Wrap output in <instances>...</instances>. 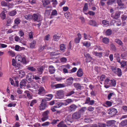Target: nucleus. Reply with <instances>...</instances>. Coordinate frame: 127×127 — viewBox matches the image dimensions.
Wrapping results in <instances>:
<instances>
[{
    "instance_id": "obj_1",
    "label": "nucleus",
    "mask_w": 127,
    "mask_h": 127,
    "mask_svg": "<svg viewBox=\"0 0 127 127\" xmlns=\"http://www.w3.org/2000/svg\"><path fill=\"white\" fill-rule=\"evenodd\" d=\"M32 18L34 21L38 22H41L42 20V18L41 15L38 13H35L33 14Z\"/></svg>"
},
{
    "instance_id": "obj_2",
    "label": "nucleus",
    "mask_w": 127,
    "mask_h": 127,
    "mask_svg": "<svg viewBox=\"0 0 127 127\" xmlns=\"http://www.w3.org/2000/svg\"><path fill=\"white\" fill-rule=\"evenodd\" d=\"M110 68L112 71L115 73L117 74L119 76H120L122 75V73L121 69L117 68L114 66H110Z\"/></svg>"
},
{
    "instance_id": "obj_3",
    "label": "nucleus",
    "mask_w": 127,
    "mask_h": 127,
    "mask_svg": "<svg viewBox=\"0 0 127 127\" xmlns=\"http://www.w3.org/2000/svg\"><path fill=\"white\" fill-rule=\"evenodd\" d=\"M117 113V110L114 108H111L108 111V113L110 114L111 116H115Z\"/></svg>"
},
{
    "instance_id": "obj_4",
    "label": "nucleus",
    "mask_w": 127,
    "mask_h": 127,
    "mask_svg": "<svg viewBox=\"0 0 127 127\" xmlns=\"http://www.w3.org/2000/svg\"><path fill=\"white\" fill-rule=\"evenodd\" d=\"M81 115V114L80 112H75L72 114V118L73 120L78 119L80 118Z\"/></svg>"
},
{
    "instance_id": "obj_5",
    "label": "nucleus",
    "mask_w": 127,
    "mask_h": 127,
    "mask_svg": "<svg viewBox=\"0 0 127 127\" xmlns=\"http://www.w3.org/2000/svg\"><path fill=\"white\" fill-rule=\"evenodd\" d=\"M49 113V111L47 110L44 112L42 114L43 117L41 118V120L43 122H44L48 119V114Z\"/></svg>"
},
{
    "instance_id": "obj_6",
    "label": "nucleus",
    "mask_w": 127,
    "mask_h": 127,
    "mask_svg": "<svg viewBox=\"0 0 127 127\" xmlns=\"http://www.w3.org/2000/svg\"><path fill=\"white\" fill-rule=\"evenodd\" d=\"M64 92L63 91L60 90L57 91L56 95V98L61 99L63 98L64 95Z\"/></svg>"
},
{
    "instance_id": "obj_7",
    "label": "nucleus",
    "mask_w": 127,
    "mask_h": 127,
    "mask_svg": "<svg viewBox=\"0 0 127 127\" xmlns=\"http://www.w3.org/2000/svg\"><path fill=\"white\" fill-rule=\"evenodd\" d=\"M34 79V75L31 73H29L26 77V80L29 82H32Z\"/></svg>"
},
{
    "instance_id": "obj_8",
    "label": "nucleus",
    "mask_w": 127,
    "mask_h": 127,
    "mask_svg": "<svg viewBox=\"0 0 127 127\" xmlns=\"http://www.w3.org/2000/svg\"><path fill=\"white\" fill-rule=\"evenodd\" d=\"M121 12L117 11L114 14L112 13L111 15V16L115 19H117L120 16Z\"/></svg>"
},
{
    "instance_id": "obj_9",
    "label": "nucleus",
    "mask_w": 127,
    "mask_h": 127,
    "mask_svg": "<svg viewBox=\"0 0 127 127\" xmlns=\"http://www.w3.org/2000/svg\"><path fill=\"white\" fill-rule=\"evenodd\" d=\"M46 102H44L43 100H42L41 103L39 106V109L40 110H44L46 107Z\"/></svg>"
},
{
    "instance_id": "obj_10",
    "label": "nucleus",
    "mask_w": 127,
    "mask_h": 127,
    "mask_svg": "<svg viewBox=\"0 0 127 127\" xmlns=\"http://www.w3.org/2000/svg\"><path fill=\"white\" fill-rule=\"evenodd\" d=\"M94 103V101L93 100H90V98L89 97H88L86 98V101L85 103V104H88L89 105H93Z\"/></svg>"
},
{
    "instance_id": "obj_11",
    "label": "nucleus",
    "mask_w": 127,
    "mask_h": 127,
    "mask_svg": "<svg viewBox=\"0 0 127 127\" xmlns=\"http://www.w3.org/2000/svg\"><path fill=\"white\" fill-rule=\"evenodd\" d=\"M47 97H45L44 99H42V100H43L44 102H46V101H49L51 100L53 97V95L49 94L46 95Z\"/></svg>"
},
{
    "instance_id": "obj_12",
    "label": "nucleus",
    "mask_w": 127,
    "mask_h": 127,
    "mask_svg": "<svg viewBox=\"0 0 127 127\" xmlns=\"http://www.w3.org/2000/svg\"><path fill=\"white\" fill-rule=\"evenodd\" d=\"M73 79L72 77H70L67 79L66 83L68 86L71 85L73 83Z\"/></svg>"
},
{
    "instance_id": "obj_13",
    "label": "nucleus",
    "mask_w": 127,
    "mask_h": 127,
    "mask_svg": "<svg viewBox=\"0 0 127 127\" xmlns=\"http://www.w3.org/2000/svg\"><path fill=\"white\" fill-rule=\"evenodd\" d=\"M38 91V94L41 95H43V94L45 93L44 89L43 87H40Z\"/></svg>"
},
{
    "instance_id": "obj_14",
    "label": "nucleus",
    "mask_w": 127,
    "mask_h": 127,
    "mask_svg": "<svg viewBox=\"0 0 127 127\" xmlns=\"http://www.w3.org/2000/svg\"><path fill=\"white\" fill-rule=\"evenodd\" d=\"M77 108V106L74 104L71 105L68 107V110L70 112L74 111Z\"/></svg>"
},
{
    "instance_id": "obj_15",
    "label": "nucleus",
    "mask_w": 127,
    "mask_h": 127,
    "mask_svg": "<svg viewBox=\"0 0 127 127\" xmlns=\"http://www.w3.org/2000/svg\"><path fill=\"white\" fill-rule=\"evenodd\" d=\"M73 101L71 99H66L64 102L63 103V105L66 106L68 104L71 103Z\"/></svg>"
},
{
    "instance_id": "obj_16",
    "label": "nucleus",
    "mask_w": 127,
    "mask_h": 127,
    "mask_svg": "<svg viewBox=\"0 0 127 127\" xmlns=\"http://www.w3.org/2000/svg\"><path fill=\"white\" fill-rule=\"evenodd\" d=\"M83 75L82 70L81 68H80L78 70L77 73V75L79 77L82 76Z\"/></svg>"
},
{
    "instance_id": "obj_17",
    "label": "nucleus",
    "mask_w": 127,
    "mask_h": 127,
    "mask_svg": "<svg viewBox=\"0 0 127 127\" xmlns=\"http://www.w3.org/2000/svg\"><path fill=\"white\" fill-rule=\"evenodd\" d=\"M18 74L20 77L22 78L23 77L25 74V72L24 70H20L18 71Z\"/></svg>"
},
{
    "instance_id": "obj_18",
    "label": "nucleus",
    "mask_w": 127,
    "mask_h": 127,
    "mask_svg": "<svg viewBox=\"0 0 127 127\" xmlns=\"http://www.w3.org/2000/svg\"><path fill=\"white\" fill-rule=\"evenodd\" d=\"M55 71V69L53 66H49V71L51 74H53L54 73Z\"/></svg>"
},
{
    "instance_id": "obj_19",
    "label": "nucleus",
    "mask_w": 127,
    "mask_h": 127,
    "mask_svg": "<svg viewBox=\"0 0 127 127\" xmlns=\"http://www.w3.org/2000/svg\"><path fill=\"white\" fill-rule=\"evenodd\" d=\"M121 66L122 67H125L127 68V62L125 61H122L121 62H119Z\"/></svg>"
},
{
    "instance_id": "obj_20",
    "label": "nucleus",
    "mask_w": 127,
    "mask_h": 127,
    "mask_svg": "<svg viewBox=\"0 0 127 127\" xmlns=\"http://www.w3.org/2000/svg\"><path fill=\"white\" fill-rule=\"evenodd\" d=\"M42 2L44 6L45 7L46 5L50 3V0H42Z\"/></svg>"
},
{
    "instance_id": "obj_21",
    "label": "nucleus",
    "mask_w": 127,
    "mask_h": 127,
    "mask_svg": "<svg viewBox=\"0 0 127 127\" xmlns=\"http://www.w3.org/2000/svg\"><path fill=\"white\" fill-rule=\"evenodd\" d=\"M27 83L26 81L25 80H22L20 82V87L21 88H22V87L26 86V84Z\"/></svg>"
},
{
    "instance_id": "obj_22",
    "label": "nucleus",
    "mask_w": 127,
    "mask_h": 127,
    "mask_svg": "<svg viewBox=\"0 0 127 127\" xmlns=\"http://www.w3.org/2000/svg\"><path fill=\"white\" fill-rule=\"evenodd\" d=\"M102 42L105 44H108L109 42V40L107 37L103 38L102 40Z\"/></svg>"
},
{
    "instance_id": "obj_23",
    "label": "nucleus",
    "mask_w": 127,
    "mask_h": 127,
    "mask_svg": "<svg viewBox=\"0 0 127 127\" xmlns=\"http://www.w3.org/2000/svg\"><path fill=\"white\" fill-rule=\"evenodd\" d=\"M89 23V24L93 26H97V24L96 22L95 21L91 20H90Z\"/></svg>"
},
{
    "instance_id": "obj_24",
    "label": "nucleus",
    "mask_w": 127,
    "mask_h": 127,
    "mask_svg": "<svg viewBox=\"0 0 127 127\" xmlns=\"http://www.w3.org/2000/svg\"><path fill=\"white\" fill-rule=\"evenodd\" d=\"M93 53L94 55L99 58H101L102 56V53L101 52L97 53L96 52H94Z\"/></svg>"
},
{
    "instance_id": "obj_25",
    "label": "nucleus",
    "mask_w": 127,
    "mask_h": 127,
    "mask_svg": "<svg viewBox=\"0 0 127 127\" xmlns=\"http://www.w3.org/2000/svg\"><path fill=\"white\" fill-rule=\"evenodd\" d=\"M115 122L114 120L108 121L107 122V126L109 127L115 123Z\"/></svg>"
},
{
    "instance_id": "obj_26",
    "label": "nucleus",
    "mask_w": 127,
    "mask_h": 127,
    "mask_svg": "<svg viewBox=\"0 0 127 127\" xmlns=\"http://www.w3.org/2000/svg\"><path fill=\"white\" fill-rule=\"evenodd\" d=\"M102 24L104 27L107 26L109 25V22L106 20H103L102 21Z\"/></svg>"
},
{
    "instance_id": "obj_27",
    "label": "nucleus",
    "mask_w": 127,
    "mask_h": 127,
    "mask_svg": "<svg viewBox=\"0 0 127 127\" xmlns=\"http://www.w3.org/2000/svg\"><path fill=\"white\" fill-rule=\"evenodd\" d=\"M31 86L32 88H33L35 89H37L38 88V86L35 82H32L31 83Z\"/></svg>"
},
{
    "instance_id": "obj_28",
    "label": "nucleus",
    "mask_w": 127,
    "mask_h": 127,
    "mask_svg": "<svg viewBox=\"0 0 127 127\" xmlns=\"http://www.w3.org/2000/svg\"><path fill=\"white\" fill-rule=\"evenodd\" d=\"M75 93V92L73 91H71L68 92L66 94V96H70Z\"/></svg>"
},
{
    "instance_id": "obj_29",
    "label": "nucleus",
    "mask_w": 127,
    "mask_h": 127,
    "mask_svg": "<svg viewBox=\"0 0 127 127\" xmlns=\"http://www.w3.org/2000/svg\"><path fill=\"white\" fill-rule=\"evenodd\" d=\"M74 87L77 89H81V86L79 83H74L73 84Z\"/></svg>"
},
{
    "instance_id": "obj_30",
    "label": "nucleus",
    "mask_w": 127,
    "mask_h": 127,
    "mask_svg": "<svg viewBox=\"0 0 127 127\" xmlns=\"http://www.w3.org/2000/svg\"><path fill=\"white\" fill-rule=\"evenodd\" d=\"M12 65L14 66H17V67L19 68V66L20 64H17L16 62L15 61L14 59H12Z\"/></svg>"
},
{
    "instance_id": "obj_31",
    "label": "nucleus",
    "mask_w": 127,
    "mask_h": 127,
    "mask_svg": "<svg viewBox=\"0 0 127 127\" xmlns=\"http://www.w3.org/2000/svg\"><path fill=\"white\" fill-rule=\"evenodd\" d=\"M61 62L63 63H65L66 62L67 60L66 58L65 57H63L60 59Z\"/></svg>"
},
{
    "instance_id": "obj_32",
    "label": "nucleus",
    "mask_w": 127,
    "mask_h": 127,
    "mask_svg": "<svg viewBox=\"0 0 127 127\" xmlns=\"http://www.w3.org/2000/svg\"><path fill=\"white\" fill-rule=\"evenodd\" d=\"M60 50L63 52H64L66 49V48L65 45L64 44H62L60 45Z\"/></svg>"
},
{
    "instance_id": "obj_33",
    "label": "nucleus",
    "mask_w": 127,
    "mask_h": 127,
    "mask_svg": "<svg viewBox=\"0 0 127 127\" xmlns=\"http://www.w3.org/2000/svg\"><path fill=\"white\" fill-rule=\"evenodd\" d=\"M36 42L35 40H33L30 44V48H35Z\"/></svg>"
},
{
    "instance_id": "obj_34",
    "label": "nucleus",
    "mask_w": 127,
    "mask_h": 127,
    "mask_svg": "<svg viewBox=\"0 0 127 127\" xmlns=\"http://www.w3.org/2000/svg\"><path fill=\"white\" fill-rule=\"evenodd\" d=\"M65 86L64 84H56V88L64 87Z\"/></svg>"
},
{
    "instance_id": "obj_35",
    "label": "nucleus",
    "mask_w": 127,
    "mask_h": 127,
    "mask_svg": "<svg viewBox=\"0 0 127 127\" xmlns=\"http://www.w3.org/2000/svg\"><path fill=\"white\" fill-rule=\"evenodd\" d=\"M0 16L2 20H4L5 19L6 16L5 12L4 11H3L1 12L0 14Z\"/></svg>"
},
{
    "instance_id": "obj_36",
    "label": "nucleus",
    "mask_w": 127,
    "mask_h": 127,
    "mask_svg": "<svg viewBox=\"0 0 127 127\" xmlns=\"http://www.w3.org/2000/svg\"><path fill=\"white\" fill-rule=\"evenodd\" d=\"M88 9V5L87 3H86L83 9V11L84 12H86Z\"/></svg>"
},
{
    "instance_id": "obj_37",
    "label": "nucleus",
    "mask_w": 127,
    "mask_h": 127,
    "mask_svg": "<svg viewBox=\"0 0 127 127\" xmlns=\"http://www.w3.org/2000/svg\"><path fill=\"white\" fill-rule=\"evenodd\" d=\"M64 15L67 18L70 19L71 18L70 13L69 12H67L64 13Z\"/></svg>"
},
{
    "instance_id": "obj_38",
    "label": "nucleus",
    "mask_w": 127,
    "mask_h": 127,
    "mask_svg": "<svg viewBox=\"0 0 127 127\" xmlns=\"http://www.w3.org/2000/svg\"><path fill=\"white\" fill-rule=\"evenodd\" d=\"M116 83L115 80L114 79H112L111 80L110 85L111 86H115L116 85Z\"/></svg>"
},
{
    "instance_id": "obj_39",
    "label": "nucleus",
    "mask_w": 127,
    "mask_h": 127,
    "mask_svg": "<svg viewBox=\"0 0 127 127\" xmlns=\"http://www.w3.org/2000/svg\"><path fill=\"white\" fill-rule=\"evenodd\" d=\"M84 36L85 39H90L91 36L90 34H86L85 33H84L83 34Z\"/></svg>"
},
{
    "instance_id": "obj_40",
    "label": "nucleus",
    "mask_w": 127,
    "mask_h": 127,
    "mask_svg": "<svg viewBox=\"0 0 127 127\" xmlns=\"http://www.w3.org/2000/svg\"><path fill=\"white\" fill-rule=\"evenodd\" d=\"M115 41L118 44L120 45H122L123 44L122 42L120 39H115Z\"/></svg>"
},
{
    "instance_id": "obj_41",
    "label": "nucleus",
    "mask_w": 127,
    "mask_h": 127,
    "mask_svg": "<svg viewBox=\"0 0 127 127\" xmlns=\"http://www.w3.org/2000/svg\"><path fill=\"white\" fill-rule=\"evenodd\" d=\"M127 14L126 13H125V14L121 16V18L123 21H124L127 18Z\"/></svg>"
},
{
    "instance_id": "obj_42",
    "label": "nucleus",
    "mask_w": 127,
    "mask_h": 127,
    "mask_svg": "<svg viewBox=\"0 0 127 127\" xmlns=\"http://www.w3.org/2000/svg\"><path fill=\"white\" fill-rule=\"evenodd\" d=\"M121 125L123 126H125L127 125V120L122 121L121 123Z\"/></svg>"
},
{
    "instance_id": "obj_43",
    "label": "nucleus",
    "mask_w": 127,
    "mask_h": 127,
    "mask_svg": "<svg viewBox=\"0 0 127 127\" xmlns=\"http://www.w3.org/2000/svg\"><path fill=\"white\" fill-rule=\"evenodd\" d=\"M27 69L28 70L32 72L35 71L36 70L35 68L32 66L28 67H27Z\"/></svg>"
},
{
    "instance_id": "obj_44",
    "label": "nucleus",
    "mask_w": 127,
    "mask_h": 127,
    "mask_svg": "<svg viewBox=\"0 0 127 127\" xmlns=\"http://www.w3.org/2000/svg\"><path fill=\"white\" fill-rule=\"evenodd\" d=\"M112 33L111 30L110 29H108L106 31V34L107 35H110Z\"/></svg>"
},
{
    "instance_id": "obj_45",
    "label": "nucleus",
    "mask_w": 127,
    "mask_h": 127,
    "mask_svg": "<svg viewBox=\"0 0 127 127\" xmlns=\"http://www.w3.org/2000/svg\"><path fill=\"white\" fill-rule=\"evenodd\" d=\"M106 77V76L105 75H102L100 77L98 76L97 77V78L99 79L100 81H103L104 80V79H105Z\"/></svg>"
},
{
    "instance_id": "obj_46",
    "label": "nucleus",
    "mask_w": 127,
    "mask_h": 127,
    "mask_svg": "<svg viewBox=\"0 0 127 127\" xmlns=\"http://www.w3.org/2000/svg\"><path fill=\"white\" fill-rule=\"evenodd\" d=\"M22 57L20 55H19L17 56L16 57V60L21 62V60Z\"/></svg>"
},
{
    "instance_id": "obj_47",
    "label": "nucleus",
    "mask_w": 127,
    "mask_h": 127,
    "mask_svg": "<svg viewBox=\"0 0 127 127\" xmlns=\"http://www.w3.org/2000/svg\"><path fill=\"white\" fill-rule=\"evenodd\" d=\"M17 13L16 12V11L14 10L9 13V15L11 16H13L16 15Z\"/></svg>"
},
{
    "instance_id": "obj_48",
    "label": "nucleus",
    "mask_w": 127,
    "mask_h": 127,
    "mask_svg": "<svg viewBox=\"0 0 127 127\" xmlns=\"http://www.w3.org/2000/svg\"><path fill=\"white\" fill-rule=\"evenodd\" d=\"M8 53L9 55L12 57H13L15 56V53L11 50H10L8 52Z\"/></svg>"
},
{
    "instance_id": "obj_49",
    "label": "nucleus",
    "mask_w": 127,
    "mask_h": 127,
    "mask_svg": "<svg viewBox=\"0 0 127 127\" xmlns=\"http://www.w3.org/2000/svg\"><path fill=\"white\" fill-rule=\"evenodd\" d=\"M59 127H66V125L64 124L62 122L60 123L57 125Z\"/></svg>"
},
{
    "instance_id": "obj_50",
    "label": "nucleus",
    "mask_w": 127,
    "mask_h": 127,
    "mask_svg": "<svg viewBox=\"0 0 127 127\" xmlns=\"http://www.w3.org/2000/svg\"><path fill=\"white\" fill-rule=\"evenodd\" d=\"M83 45L87 47H89L90 46V44L89 42H86L83 43Z\"/></svg>"
},
{
    "instance_id": "obj_51",
    "label": "nucleus",
    "mask_w": 127,
    "mask_h": 127,
    "mask_svg": "<svg viewBox=\"0 0 127 127\" xmlns=\"http://www.w3.org/2000/svg\"><path fill=\"white\" fill-rule=\"evenodd\" d=\"M62 67L63 68H67L68 69H69L70 68L71 66L69 64H68L66 65H63Z\"/></svg>"
},
{
    "instance_id": "obj_52",
    "label": "nucleus",
    "mask_w": 127,
    "mask_h": 127,
    "mask_svg": "<svg viewBox=\"0 0 127 127\" xmlns=\"http://www.w3.org/2000/svg\"><path fill=\"white\" fill-rule=\"evenodd\" d=\"M32 17V15L30 14H28L24 16L25 19L27 20H30Z\"/></svg>"
},
{
    "instance_id": "obj_53",
    "label": "nucleus",
    "mask_w": 127,
    "mask_h": 127,
    "mask_svg": "<svg viewBox=\"0 0 127 127\" xmlns=\"http://www.w3.org/2000/svg\"><path fill=\"white\" fill-rule=\"evenodd\" d=\"M63 105V103L57 102L56 103V108H59Z\"/></svg>"
},
{
    "instance_id": "obj_54",
    "label": "nucleus",
    "mask_w": 127,
    "mask_h": 127,
    "mask_svg": "<svg viewBox=\"0 0 127 127\" xmlns=\"http://www.w3.org/2000/svg\"><path fill=\"white\" fill-rule=\"evenodd\" d=\"M37 70L40 73H42L43 70V68L42 67H39L37 68Z\"/></svg>"
},
{
    "instance_id": "obj_55",
    "label": "nucleus",
    "mask_w": 127,
    "mask_h": 127,
    "mask_svg": "<svg viewBox=\"0 0 127 127\" xmlns=\"http://www.w3.org/2000/svg\"><path fill=\"white\" fill-rule=\"evenodd\" d=\"M86 107H83L81 109L79 112H80L81 113H81H83L86 110Z\"/></svg>"
},
{
    "instance_id": "obj_56",
    "label": "nucleus",
    "mask_w": 127,
    "mask_h": 127,
    "mask_svg": "<svg viewBox=\"0 0 127 127\" xmlns=\"http://www.w3.org/2000/svg\"><path fill=\"white\" fill-rule=\"evenodd\" d=\"M37 102V101L35 99L32 100L31 102L30 105L31 106H32L33 105Z\"/></svg>"
},
{
    "instance_id": "obj_57",
    "label": "nucleus",
    "mask_w": 127,
    "mask_h": 127,
    "mask_svg": "<svg viewBox=\"0 0 127 127\" xmlns=\"http://www.w3.org/2000/svg\"><path fill=\"white\" fill-rule=\"evenodd\" d=\"M21 22V21L18 18H16L14 20V22L15 24H18Z\"/></svg>"
},
{
    "instance_id": "obj_58",
    "label": "nucleus",
    "mask_w": 127,
    "mask_h": 127,
    "mask_svg": "<svg viewBox=\"0 0 127 127\" xmlns=\"http://www.w3.org/2000/svg\"><path fill=\"white\" fill-rule=\"evenodd\" d=\"M114 94L113 93H109L108 95L107 98L108 100H110L111 96L114 95Z\"/></svg>"
},
{
    "instance_id": "obj_59",
    "label": "nucleus",
    "mask_w": 127,
    "mask_h": 127,
    "mask_svg": "<svg viewBox=\"0 0 127 127\" xmlns=\"http://www.w3.org/2000/svg\"><path fill=\"white\" fill-rule=\"evenodd\" d=\"M106 104L108 107H109L111 106L112 103L109 101H107L106 102Z\"/></svg>"
},
{
    "instance_id": "obj_60",
    "label": "nucleus",
    "mask_w": 127,
    "mask_h": 127,
    "mask_svg": "<svg viewBox=\"0 0 127 127\" xmlns=\"http://www.w3.org/2000/svg\"><path fill=\"white\" fill-rule=\"evenodd\" d=\"M115 22L117 26H120L121 24V21L120 20H118Z\"/></svg>"
},
{
    "instance_id": "obj_61",
    "label": "nucleus",
    "mask_w": 127,
    "mask_h": 127,
    "mask_svg": "<svg viewBox=\"0 0 127 127\" xmlns=\"http://www.w3.org/2000/svg\"><path fill=\"white\" fill-rule=\"evenodd\" d=\"M15 49L16 50L18 51H20L21 50V47L18 45L15 46Z\"/></svg>"
},
{
    "instance_id": "obj_62",
    "label": "nucleus",
    "mask_w": 127,
    "mask_h": 127,
    "mask_svg": "<svg viewBox=\"0 0 127 127\" xmlns=\"http://www.w3.org/2000/svg\"><path fill=\"white\" fill-rule=\"evenodd\" d=\"M1 4V6H7V3L5 1H2Z\"/></svg>"
},
{
    "instance_id": "obj_63",
    "label": "nucleus",
    "mask_w": 127,
    "mask_h": 127,
    "mask_svg": "<svg viewBox=\"0 0 127 127\" xmlns=\"http://www.w3.org/2000/svg\"><path fill=\"white\" fill-rule=\"evenodd\" d=\"M21 62H22L23 64H26V61L25 58L24 57L22 58Z\"/></svg>"
},
{
    "instance_id": "obj_64",
    "label": "nucleus",
    "mask_w": 127,
    "mask_h": 127,
    "mask_svg": "<svg viewBox=\"0 0 127 127\" xmlns=\"http://www.w3.org/2000/svg\"><path fill=\"white\" fill-rule=\"evenodd\" d=\"M98 126L99 127H106V125L104 123H100L99 124Z\"/></svg>"
}]
</instances>
